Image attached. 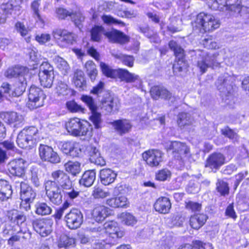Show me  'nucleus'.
<instances>
[{"label": "nucleus", "mask_w": 249, "mask_h": 249, "mask_svg": "<svg viewBox=\"0 0 249 249\" xmlns=\"http://www.w3.org/2000/svg\"><path fill=\"white\" fill-rule=\"evenodd\" d=\"M232 79L231 76L225 74L218 78L216 84L218 90L221 92L225 102L229 105L234 104L236 99L233 95Z\"/></svg>", "instance_id": "obj_6"}, {"label": "nucleus", "mask_w": 249, "mask_h": 249, "mask_svg": "<svg viewBox=\"0 0 249 249\" xmlns=\"http://www.w3.org/2000/svg\"><path fill=\"white\" fill-rule=\"evenodd\" d=\"M169 148L172 150L173 156L177 160H184L190 156L189 148L184 143L172 142L170 143Z\"/></svg>", "instance_id": "obj_16"}, {"label": "nucleus", "mask_w": 249, "mask_h": 249, "mask_svg": "<svg viewBox=\"0 0 249 249\" xmlns=\"http://www.w3.org/2000/svg\"><path fill=\"white\" fill-rule=\"evenodd\" d=\"M66 127L70 134L73 136L90 135L92 128L87 122L78 118H71L66 123Z\"/></svg>", "instance_id": "obj_7"}, {"label": "nucleus", "mask_w": 249, "mask_h": 249, "mask_svg": "<svg viewBox=\"0 0 249 249\" xmlns=\"http://www.w3.org/2000/svg\"><path fill=\"white\" fill-rule=\"evenodd\" d=\"M204 244L200 241H196L194 243V245L189 244H185L181 246L178 249H203Z\"/></svg>", "instance_id": "obj_64"}, {"label": "nucleus", "mask_w": 249, "mask_h": 249, "mask_svg": "<svg viewBox=\"0 0 249 249\" xmlns=\"http://www.w3.org/2000/svg\"><path fill=\"white\" fill-rule=\"evenodd\" d=\"M216 189L221 196L228 195L229 192V188L227 183L220 179L218 180L216 183Z\"/></svg>", "instance_id": "obj_56"}, {"label": "nucleus", "mask_w": 249, "mask_h": 249, "mask_svg": "<svg viewBox=\"0 0 249 249\" xmlns=\"http://www.w3.org/2000/svg\"><path fill=\"white\" fill-rule=\"evenodd\" d=\"M105 36L108 39L109 41L120 44L126 43L129 40V37L127 36L116 30L106 32Z\"/></svg>", "instance_id": "obj_24"}, {"label": "nucleus", "mask_w": 249, "mask_h": 249, "mask_svg": "<svg viewBox=\"0 0 249 249\" xmlns=\"http://www.w3.org/2000/svg\"><path fill=\"white\" fill-rule=\"evenodd\" d=\"M26 161L21 158L14 159L7 164L10 173L18 177H22L25 171Z\"/></svg>", "instance_id": "obj_19"}, {"label": "nucleus", "mask_w": 249, "mask_h": 249, "mask_svg": "<svg viewBox=\"0 0 249 249\" xmlns=\"http://www.w3.org/2000/svg\"><path fill=\"white\" fill-rule=\"evenodd\" d=\"M127 198L124 196H121L107 200V204L113 208L125 207L127 205Z\"/></svg>", "instance_id": "obj_39"}, {"label": "nucleus", "mask_w": 249, "mask_h": 249, "mask_svg": "<svg viewBox=\"0 0 249 249\" xmlns=\"http://www.w3.org/2000/svg\"><path fill=\"white\" fill-rule=\"evenodd\" d=\"M209 7L219 10L230 16H240L249 19V7L243 6L240 0H206Z\"/></svg>", "instance_id": "obj_1"}, {"label": "nucleus", "mask_w": 249, "mask_h": 249, "mask_svg": "<svg viewBox=\"0 0 249 249\" xmlns=\"http://www.w3.org/2000/svg\"><path fill=\"white\" fill-rule=\"evenodd\" d=\"M194 119L191 114L186 112H181L178 116V124L181 128L193 124Z\"/></svg>", "instance_id": "obj_41"}, {"label": "nucleus", "mask_w": 249, "mask_h": 249, "mask_svg": "<svg viewBox=\"0 0 249 249\" xmlns=\"http://www.w3.org/2000/svg\"><path fill=\"white\" fill-rule=\"evenodd\" d=\"M119 107V104L118 101L111 97H109L102 102V108L106 110L107 113L117 111Z\"/></svg>", "instance_id": "obj_37"}, {"label": "nucleus", "mask_w": 249, "mask_h": 249, "mask_svg": "<svg viewBox=\"0 0 249 249\" xmlns=\"http://www.w3.org/2000/svg\"><path fill=\"white\" fill-rule=\"evenodd\" d=\"M102 20L104 23L107 25L119 24L124 26V24L123 22L114 18L110 15H104L102 17Z\"/></svg>", "instance_id": "obj_58"}, {"label": "nucleus", "mask_w": 249, "mask_h": 249, "mask_svg": "<svg viewBox=\"0 0 249 249\" xmlns=\"http://www.w3.org/2000/svg\"><path fill=\"white\" fill-rule=\"evenodd\" d=\"M110 195V193L100 187H95L92 196L95 198H104Z\"/></svg>", "instance_id": "obj_55"}, {"label": "nucleus", "mask_w": 249, "mask_h": 249, "mask_svg": "<svg viewBox=\"0 0 249 249\" xmlns=\"http://www.w3.org/2000/svg\"><path fill=\"white\" fill-rule=\"evenodd\" d=\"M196 54L197 56L196 66L201 73L206 72L208 68L214 69L220 65L217 61V53H211L204 50L196 51Z\"/></svg>", "instance_id": "obj_5"}, {"label": "nucleus", "mask_w": 249, "mask_h": 249, "mask_svg": "<svg viewBox=\"0 0 249 249\" xmlns=\"http://www.w3.org/2000/svg\"><path fill=\"white\" fill-rule=\"evenodd\" d=\"M20 198L22 201L29 203L28 207L30 208V203L33 201L36 196V192L32 188L25 182L20 183Z\"/></svg>", "instance_id": "obj_23"}, {"label": "nucleus", "mask_w": 249, "mask_h": 249, "mask_svg": "<svg viewBox=\"0 0 249 249\" xmlns=\"http://www.w3.org/2000/svg\"><path fill=\"white\" fill-rule=\"evenodd\" d=\"M0 118L6 123L18 128L24 124V117L16 112H3L0 113Z\"/></svg>", "instance_id": "obj_17"}, {"label": "nucleus", "mask_w": 249, "mask_h": 249, "mask_svg": "<svg viewBox=\"0 0 249 249\" xmlns=\"http://www.w3.org/2000/svg\"><path fill=\"white\" fill-rule=\"evenodd\" d=\"M96 178L95 170H88L84 172L81 178L79 180V183L86 187L91 186L94 183Z\"/></svg>", "instance_id": "obj_34"}, {"label": "nucleus", "mask_w": 249, "mask_h": 249, "mask_svg": "<svg viewBox=\"0 0 249 249\" xmlns=\"http://www.w3.org/2000/svg\"><path fill=\"white\" fill-rule=\"evenodd\" d=\"M85 67L91 80L94 81L98 73L95 64L92 61H88L86 63Z\"/></svg>", "instance_id": "obj_49"}, {"label": "nucleus", "mask_w": 249, "mask_h": 249, "mask_svg": "<svg viewBox=\"0 0 249 249\" xmlns=\"http://www.w3.org/2000/svg\"><path fill=\"white\" fill-rule=\"evenodd\" d=\"M52 34L58 45L61 47L72 44L75 41L74 35L65 29H55L53 30Z\"/></svg>", "instance_id": "obj_12"}, {"label": "nucleus", "mask_w": 249, "mask_h": 249, "mask_svg": "<svg viewBox=\"0 0 249 249\" xmlns=\"http://www.w3.org/2000/svg\"><path fill=\"white\" fill-rule=\"evenodd\" d=\"M38 152L39 157L43 161L53 164L58 163L61 161L60 156L51 146L40 144L38 147Z\"/></svg>", "instance_id": "obj_14"}, {"label": "nucleus", "mask_w": 249, "mask_h": 249, "mask_svg": "<svg viewBox=\"0 0 249 249\" xmlns=\"http://www.w3.org/2000/svg\"><path fill=\"white\" fill-rule=\"evenodd\" d=\"M150 93L152 97L155 100L159 98L168 99L171 96V94L165 88L159 86L152 87Z\"/></svg>", "instance_id": "obj_32"}, {"label": "nucleus", "mask_w": 249, "mask_h": 249, "mask_svg": "<svg viewBox=\"0 0 249 249\" xmlns=\"http://www.w3.org/2000/svg\"><path fill=\"white\" fill-rule=\"evenodd\" d=\"M155 210L162 214L168 213L171 208V203L168 197L159 198L154 205Z\"/></svg>", "instance_id": "obj_26"}, {"label": "nucleus", "mask_w": 249, "mask_h": 249, "mask_svg": "<svg viewBox=\"0 0 249 249\" xmlns=\"http://www.w3.org/2000/svg\"><path fill=\"white\" fill-rule=\"evenodd\" d=\"M14 91H11L10 85L7 83H3L0 87V99L5 97L7 98V94H9V96H13L12 95L13 92Z\"/></svg>", "instance_id": "obj_59"}, {"label": "nucleus", "mask_w": 249, "mask_h": 249, "mask_svg": "<svg viewBox=\"0 0 249 249\" xmlns=\"http://www.w3.org/2000/svg\"><path fill=\"white\" fill-rule=\"evenodd\" d=\"M12 194L11 185L5 179H0V199L4 201L10 198Z\"/></svg>", "instance_id": "obj_33"}, {"label": "nucleus", "mask_w": 249, "mask_h": 249, "mask_svg": "<svg viewBox=\"0 0 249 249\" xmlns=\"http://www.w3.org/2000/svg\"><path fill=\"white\" fill-rule=\"evenodd\" d=\"M192 26L194 30L204 33L218 29L220 26V22L213 15L201 12L196 16L195 20L192 22Z\"/></svg>", "instance_id": "obj_3"}, {"label": "nucleus", "mask_w": 249, "mask_h": 249, "mask_svg": "<svg viewBox=\"0 0 249 249\" xmlns=\"http://www.w3.org/2000/svg\"><path fill=\"white\" fill-rule=\"evenodd\" d=\"M202 44L208 49H216L218 48L217 43L213 40L211 36L205 38L202 41Z\"/></svg>", "instance_id": "obj_61"}, {"label": "nucleus", "mask_w": 249, "mask_h": 249, "mask_svg": "<svg viewBox=\"0 0 249 249\" xmlns=\"http://www.w3.org/2000/svg\"><path fill=\"white\" fill-rule=\"evenodd\" d=\"M116 58L121 60L125 65L132 67L133 66L134 58L131 55H126L122 53H112Z\"/></svg>", "instance_id": "obj_51"}, {"label": "nucleus", "mask_w": 249, "mask_h": 249, "mask_svg": "<svg viewBox=\"0 0 249 249\" xmlns=\"http://www.w3.org/2000/svg\"><path fill=\"white\" fill-rule=\"evenodd\" d=\"M142 158L150 167L158 166L162 160V154L157 150H149L144 152L142 155Z\"/></svg>", "instance_id": "obj_20"}, {"label": "nucleus", "mask_w": 249, "mask_h": 249, "mask_svg": "<svg viewBox=\"0 0 249 249\" xmlns=\"http://www.w3.org/2000/svg\"><path fill=\"white\" fill-rule=\"evenodd\" d=\"M36 214L40 215H46L51 213L52 208L46 203L38 202L35 204Z\"/></svg>", "instance_id": "obj_44"}, {"label": "nucleus", "mask_w": 249, "mask_h": 249, "mask_svg": "<svg viewBox=\"0 0 249 249\" xmlns=\"http://www.w3.org/2000/svg\"><path fill=\"white\" fill-rule=\"evenodd\" d=\"M104 228L106 229L105 233L108 234L107 238V243L108 244H116L118 239L124 235V232L117 226V223L115 222H106L104 224Z\"/></svg>", "instance_id": "obj_11"}, {"label": "nucleus", "mask_w": 249, "mask_h": 249, "mask_svg": "<svg viewBox=\"0 0 249 249\" xmlns=\"http://www.w3.org/2000/svg\"><path fill=\"white\" fill-rule=\"evenodd\" d=\"M225 157L220 153H214L207 158L205 166L211 169L218 170L225 163Z\"/></svg>", "instance_id": "obj_22"}, {"label": "nucleus", "mask_w": 249, "mask_h": 249, "mask_svg": "<svg viewBox=\"0 0 249 249\" xmlns=\"http://www.w3.org/2000/svg\"><path fill=\"white\" fill-rule=\"evenodd\" d=\"M112 124L115 131L120 135L128 133L132 127L129 121L126 120H117L113 122Z\"/></svg>", "instance_id": "obj_28"}, {"label": "nucleus", "mask_w": 249, "mask_h": 249, "mask_svg": "<svg viewBox=\"0 0 249 249\" xmlns=\"http://www.w3.org/2000/svg\"><path fill=\"white\" fill-rule=\"evenodd\" d=\"M171 176V172L167 169L160 170L156 174V178L160 181H165L170 178Z\"/></svg>", "instance_id": "obj_60"}, {"label": "nucleus", "mask_w": 249, "mask_h": 249, "mask_svg": "<svg viewBox=\"0 0 249 249\" xmlns=\"http://www.w3.org/2000/svg\"><path fill=\"white\" fill-rule=\"evenodd\" d=\"M81 99L86 104L91 112L95 111L97 110L98 107L97 104L92 97L88 95H83Z\"/></svg>", "instance_id": "obj_53"}, {"label": "nucleus", "mask_w": 249, "mask_h": 249, "mask_svg": "<svg viewBox=\"0 0 249 249\" xmlns=\"http://www.w3.org/2000/svg\"><path fill=\"white\" fill-rule=\"evenodd\" d=\"M64 167L65 171L73 176H76L81 172V164L78 161H69Z\"/></svg>", "instance_id": "obj_40"}, {"label": "nucleus", "mask_w": 249, "mask_h": 249, "mask_svg": "<svg viewBox=\"0 0 249 249\" xmlns=\"http://www.w3.org/2000/svg\"><path fill=\"white\" fill-rule=\"evenodd\" d=\"M70 186L68 188L61 189L64 194V197L69 201L73 200L79 195V192L74 189L72 182H71Z\"/></svg>", "instance_id": "obj_45"}, {"label": "nucleus", "mask_w": 249, "mask_h": 249, "mask_svg": "<svg viewBox=\"0 0 249 249\" xmlns=\"http://www.w3.org/2000/svg\"><path fill=\"white\" fill-rule=\"evenodd\" d=\"M38 76L41 85L44 88H51L53 85L54 74L53 68L47 62L42 64Z\"/></svg>", "instance_id": "obj_13"}, {"label": "nucleus", "mask_w": 249, "mask_h": 249, "mask_svg": "<svg viewBox=\"0 0 249 249\" xmlns=\"http://www.w3.org/2000/svg\"><path fill=\"white\" fill-rule=\"evenodd\" d=\"M123 221L127 225H134L136 223L137 220L135 217L129 213H122Z\"/></svg>", "instance_id": "obj_63"}, {"label": "nucleus", "mask_w": 249, "mask_h": 249, "mask_svg": "<svg viewBox=\"0 0 249 249\" xmlns=\"http://www.w3.org/2000/svg\"><path fill=\"white\" fill-rule=\"evenodd\" d=\"M93 219L97 222L104 221L108 214V209L103 205H96L92 212Z\"/></svg>", "instance_id": "obj_27"}, {"label": "nucleus", "mask_w": 249, "mask_h": 249, "mask_svg": "<svg viewBox=\"0 0 249 249\" xmlns=\"http://www.w3.org/2000/svg\"><path fill=\"white\" fill-rule=\"evenodd\" d=\"M61 150L63 153L73 158L78 157L82 153L81 145L75 142H65L61 145Z\"/></svg>", "instance_id": "obj_21"}, {"label": "nucleus", "mask_w": 249, "mask_h": 249, "mask_svg": "<svg viewBox=\"0 0 249 249\" xmlns=\"http://www.w3.org/2000/svg\"><path fill=\"white\" fill-rule=\"evenodd\" d=\"M118 77L127 83L137 82L139 85L141 84V80L139 75L130 73L126 70L119 69Z\"/></svg>", "instance_id": "obj_31"}, {"label": "nucleus", "mask_w": 249, "mask_h": 249, "mask_svg": "<svg viewBox=\"0 0 249 249\" xmlns=\"http://www.w3.org/2000/svg\"><path fill=\"white\" fill-rule=\"evenodd\" d=\"M73 82L76 88L84 90L86 88V81L82 71L77 69L74 71Z\"/></svg>", "instance_id": "obj_35"}, {"label": "nucleus", "mask_w": 249, "mask_h": 249, "mask_svg": "<svg viewBox=\"0 0 249 249\" xmlns=\"http://www.w3.org/2000/svg\"><path fill=\"white\" fill-rule=\"evenodd\" d=\"M41 0H35L31 3L30 8L33 17L37 20H42L40 14Z\"/></svg>", "instance_id": "obj_50"}, {"label": "nucleus", "mask_w": 249, "mask_h": 249, "mask_svg": "<svg viewBox=\"0 0 249 249\" xmlns=\"http://www.w3.org/2000/svg\"><path fill=\"white\" fill-rule=\"evenodd\" d=\"M6 77L11 78L18 77V83L15 91L13 92V96H20L25 90L27 87V79L29 77V69L26 67L17 65L9 68L5 72Z\"/></svg>", "instance_id": "obj_2"}, {"label": "nucleus", "mask_w": 249, "mask_h": 249, "mask_svg": "<svg viewBox=\"0 0 249 249\" xmlns=\"http://www.w3.org/2000/svg\"><path fill=\"white\" fill-rule=\"evenodd\" d=\"M50 179L45 183V185L48 187L53 186L61 188V189L68 188L70 186L71 182H72L70 176L61 170L53 171L50 175Z\"/></svg>", "instance_id": "obj_8"}, {"label": "nucleus", "mask_w": 249, "mask_h": 249, "mask_svg": "<svg viewBox=\"0 0 249 249\" xmlns=\"http://www.w3.org/2000/svg\"><path fill=\"white\" fill-rule=\"evenodd\" d=\"M8 218L11 222L19 226L26 220V216L22 212L17 210L11 211L8 213Z\"/></svg>", "instance_id": "obj_38"}, {"label": "nucleus", "mask_w": 249, "mask_h": 249, "mask_svg": "<svg viewBox=\"0 0 249 249\" xmlns=\"http://www.w3.org/2000/svg\"><path fill=\"white\" fill-rule=\"evenodd\" d=\"M116 177L117 174L110 169L105 168L100 170L101 182L105 185H107L113 182Z\"/></svg>", "instance_id": "obj_30"}, {"label": "nucleus", "mask_w": 249, "mask_h": 249, "mask_svg": "<svg viewBox=\"0 0 249 249\" xmlns=\"http://www.w3.org/2000/svg\"><path fill=\"white\" fill-rule=\"evenodd\" d=\"M75 244V239L71 238L66 235H63L60 236L59 243L60 248H68Z\"/></svg>", "instance_id": "obj_54"}, {"label": "nucleus", "mask_w": 249, "mask_h": 249, "mask_svg": "<svg viewBox=\"0 0 249 249\" xmlns=\"http://www.w3.org/2000/svg\"><path fill=\"white\" fill-rule=\"evenodd\" d=\"M46 194L50 200L55 205H59L62 202L61 188L56 187H48L45 185Z\"/></svg>", "instance_id": "obj_25"}, {"label": "nucleus", "mask_w": 249, "mask_h": 249, "mask_svg": "<svg viewBox=\"0 0 249 249\" xmlns=\"http://www.w3.org/2000/svg\"><path fill=\"white\" fill-rule=\"evenodd\" d=\"M68 109L71 112H83L84 108L78 105L74 101H70L66 103Z\"/></svg>", "instance_id": "obj_57"}, {"label": "nucleus", "mask_w": 249, "mask_h": 249, "mask_svg": "<svg viewBox=\"0 0 249 249\" xmlns=\"http://www.w3.org/2000/svg\"><path fill=\"white\" fill-rule=\"evenodd\" d=\"M208 219L207 215L197 213L191 216L189 220L190 226L195 230H198L206 223Z\"/></svg>", "instance_id": "obj_29"}, {"label": "nucleus", "mask_w": 249, "mask_h": 249, "mask_svg": "<svg viewBox=\"0 0 249 249\" xmlns=\"http://www.w3.org/2000/svg\"><path fill=\"white\" fill-rule=\"evenodd\" d=\"M53 222L48 219H37L33 222L35 230L41 236L45 237L52 231Z\"/></svg>", "instance_id": "obj_18"}, {"label": "nucleus", "mask_w": 249, "mask_h": 249, "mask_svg": "<svg viewBox=\"0 0 249 249\" xmlns=\"http://www.w3.org/2000/svg\"><path fill=\"white\" fill-rule=\"evenodd\" d=\"M54 61L57 68L60 70L61 73L63 75H66L70 70V67L67 62L58 56L55 57Z\"/></svg>", "instance_id": "obj_46"}, {"label": "nucleus", "mask_w": 249, "mask_h": 249, "mask_svg": "<svg viewBox=\"0 0 249 249\" xmlns=\"http://www.w3.org/2000/svg\"><path fill=\"white\" fill-rule=\"evenodd\" d=\"M90 160L91 162L97 165L103 166L105 165L106 161L103 158L100 156V153L96 147H91L89 152Z\"/></svg>", "instance_id": "obj_42"}, {"label": "nucleus", "mask_w": 249, "mask_h": 249, "mask_svg": "<svg viewBox=\"0 0 249 249\" xmlns=\"http://www.w3.org/2000/svg\"><path fill=\"white\" fill-rule=\"evenodd\" d=\"M106 32L104 28L102 26H95L90 31L91 40L95 42H100L103 35L105 36Z\"/></svg>", "instance_id": "obj_43"}, {"label": "nucleus", "mask_w": 249, "mask_h": 249, "mask_svg": "<svg viewBox=\"0 0 249 249\" xmlns=\"http://www.w3.org/2000/svg\"><path fill=\"white\" fill-rule=\"evenodd\" d=\"M45 95L41 89L34 86L30 87L27 105L31 110L36 109L43 105Z\"/></svg>", "instance_id": "obj_10"}, {"label": "nucleus", "mask_w": 249, "mask_h": 249, "mask_svg": "<svg viewBox=\"0 0 249 249\" xmlns=\"http://www.w3.org/2000/svg\"><path fill=\"white\" fill-rule=\"evenodd\" d=\"M23 0H10V1L2 4L0 8V23L5 22L6 19L9 15H13L15 18L21 12L20 4Z\"/></svg>", "instance_id": "obj_9"}, {"label": "nucleus", "mask_w": 249, "mask_h": 249, "mask_svg": "<svg viewBox=\"0 0 249 249\" xmlns=\"http://www.w3.org/2000/svg\"><path fill=\"white\" fill-rule=\"evenodd\" d=\"M67 226L70 229L79 228L83 222V215L78 209H72L64 217Z\"/></svg>", "instance_id": "obj_15"}, {"label": "nucleus", "mask_w": 249, "mask_h": 249, "mask_svg": "<svg viewBox=\"0 0 249 249\" xmlns=\"http://www.w3.org/2000/svg\"><path fill=\"white\" fill-rule=\"evenodd\" d=\"M55 89L56 92L58 96H66L71 92V89L69 88L68 85L62 81H59L57 82Z\"/></svg>", "instance_id": "obj_48"}, {"label": "nucleus", "mask_w": 249, "mask_h": 249, "mask_svg": "<svg viewBox=\"0 0 249 249\" xmlns=\"http://www.w3.org/2000/svg\"><path fill=\"white\" fill-rule=\"evenodd\" d=\"M100 66L103 73L108 77L115 78L119 75V69L113 70L104 62H100Z\"/></svg>", "instance_id": "obj_47"}, {"label": "nucleus", "mask_w": 249, "mask_h": 249, "mask_svg": "<svg viewBox=\"0 0 249 249\" xmlns=\"http://www.w3.org/2000/svg\"><path fill=\"white\" fill-rule=\"evenodd\" d=\"M55 13L56 17L59 19H65L68 17L71 18L72 15V12L68 11L67 9L63 8H56Z\"/></svg>", "instance_id": "obj_62"}, {"label": "nucleus", "mask_w": 249, "mask_h": 249, "mask_svg": "<svg viewBox=\"0 0 249 249\" xmlns=\"http://www.w3.org/2000/svg\"><path fill=\"white\" fill-rule=\"evenodd\" d=\"M91 115L89 117L90 120L93 123L94 128L96 129L101 128L102 126L103 121L101 119V113L98 112L97 110L92 111Z\"/></svg>", "instance_id": "obj_52"}, {"label": "nucleus", "mask_w": 249, "mask_h": 249, "mask_svg": "<svg viewBox=\"0 0 249 249\" xmlns=\"http://www.w3.org/2000/svg\"><path fill=\"white\" fill-rule=\"evenodd\" d=\"M169 48L174 52V55L177 59L182 62L185 58L184 50L176 41L172 40L168 43Z\"/></svg>", "instance_id": "obj_36"}, {"label": "nucleus", "mask_w": 249, "mask_h": 249, "mask_svg": "<svg viewBox=\"0 0 249 249\" xmlns=\"http://www.w3.org/2000/svg\"><path fill=\"white\" fill-rule=\"evenodd\" d=\"M39 140L37 128L31 126L25 127L18 134L17 143L19 147L24 149L33 147Z\"/></svg>", "instance_id": "obj_4"}]
</instances>
